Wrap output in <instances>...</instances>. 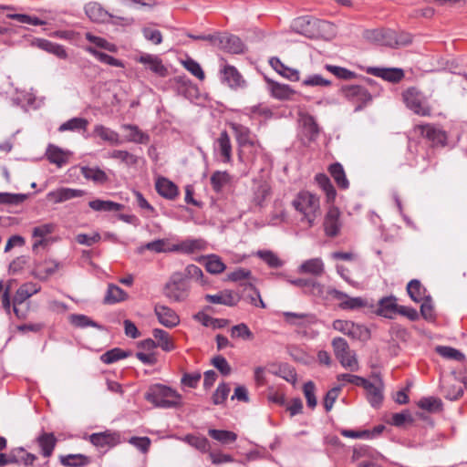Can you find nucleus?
Here are the masks:
<instances>
[{"instance_id": "20", "label": "nucleus", "mask_w": 467, "mask_h": 467, "mask_svg": "<svg viewBox=\"0 0 467 467\" xmlns=\"http://www.w3.org/2000/svg\"><path fill=\"white\" fill-rule=\"evenodd\" d=\"M32 45L47 53L55 55L58 58L66 59L67 57V53L63 46L47 39L37 38L33 41Z\"/></svg>"}, {"instance_id": "58", "label": "nucleus", "mask_w": 467, "mask_h": 467, "mask_svg": "<svg viewBox=\"0 0 467 467\" xmlns=\"http://www.w3.org/2000/svg\"><path fill=\"white\" fill-rule=\"evenodd\" d=\"M183 275L184 280L186 278H190L199 282L202 285H205L207 284L206 280L204 279V275L202 269L195 265H189L185 268V275Z\"/></svg>"}, {"instance_id": "14", "label": "nucleus", "mask_w": 467, "mask_h": 467, "mask_svg": "<svg viewBox=\"0 0 467 467\" xmlns=\"http://www.w3.org/2000/svg\"><path fill=\"white\" fill-rule=\"evenodd\" d=\"M216 47L233 54H240L244 50L242 40L234 35H218Z\"/></svg>"}, {"instance_id": "30", "label": "nucleus", "mask_w": 467, "mask_h": 467, "mask_svg": "<svg viewBox=\"0 0 467 467\" xmlns=\"http://www.w3.org/2000/svg\"><path fill=\"white\" fill-rule=\"evenodd\" d=\"M270 65L276 72L291 81H298L300 79V73L297 69L285 66L277 57H272Z\"/></svg>"}, {"instance_id": "21", "label": "nucleus", "mask_w": 467, "mask_h": 467, "mask_svg": "<svg viewBox=\"0 0 467 467\" xmlns=\"http://www.w3.org/2000/svg\"><path fill=\"white\" fill-rule=\"evenodd\" d=\"M121 129L128 131L125 135V140L138 144H147L150 141L149 134L143 132L138 126L132 124H123Z\"/></svg>"}, {"instance_id": "9", "label": "nucleus", "mask_w": 467, "mask_h": 467, "mask_svg": "<svg viewBox=\"0 0 467 467\" xmlns=\"http://www.w3.org/2000/svg\"><path fill=\"white\" fill-rule=\"evenodd\" d=\"M332 327L335 330L339 331L353 339L365 341L370 337L369 330L365 326L349 320L337 319L333 322Z\"/></svg>"}, {"instance_id": "6", "label": "nucleus", "mask_w": 467, "mask_h": 467, "mask_svg": "<svg viewBox=\"0 0 467 467\" xmlns=\"http://www.w3.org/2000/svg\"><path fill=\"white\" fill-rule=\"evenodd\" d=\"M331 344L334 354L343 368L350 371H358L359 369L357 355L354 351L350 350L345 338L335 337Z\"/></svg>"}, {"instance_id": "22", "label": "nucleus", "mask_w": 467, "mask_h": 467, "mask_svg": "<svg viewBox=\"0 0 467 467\" xmlns=\"http://www.w3.org/2000/svg\"><path fill=\"white\" fill-rule=\"evenodd\" d=\"M89 441L97 447L114 446L119 442V435L110 431L98 432L91 434Z\"/></svg>"}, {"instance_id": "33", "label": "nucleus", "mask_w": 467, "mask_h": 467, "mask_svg": "<svg viewBox=\"0 0 467 467\" xmlns=\"http://www.w3.org/2000/svg\"><path fill=\"white\" fill-rule=\"evenodd\" d=\"M80 170L85 179L96 183L103 184L109 181L107 173L99 167L83 166Z\"/></svg>"}, {"instance_id": "56", "label": "nucleus", "mask_w": 467, "mask_h": 467, "mask_svg": "<svg viewBox=\"0 0 467 467\" xmlns=\"http://www.w3.org/2000/svg\"><path fill=\"white\" fill-rule=\"evenodd\" d=\"M270 187L266 182H259L254 191V198L253 202L258 205L261 206L263 202H265L266 196L269 194Z\"/></svg>"}, {"instance_id": "18", "label": "nucleus", "mask_w": 467, "mask_h": 467, "mask_svg": "<svg viewBox=\"0 0 467 467\" xmlns=\"http://www.w3.org/2000/svg\"><path fill=\"white\" fill-rule=\"evenodd\" d=\"M137 61L145 65L147 68L160 77H165L168 74V69L157 56L143 54L137 58Z\"/></svg>"}, {"instance_id": "35", "label": "nucleus", "mask_w": 467, "mask_h": 467, "mask_svg": "<svg viewBox=\"0 0 467 467\" xmlns=\"http://www.w3.org/2000/svg\"><path fill=\"white\" fill-rule=\"evenodd\" d=\"M223 80L231 88H237L244 82L241 74L233 66H225L222 70Z\"/></svg>"}, {"instance_id": "51", "label": "nucleus", "mask_w": 467, "mask_h": 467, "mask_svg": "<svg viewBox=\"0 0 467 467\" xmlns=\"http://www.w3.org/2000/svg\"><path fill=\"white\" fill-rule=\"evenodd\" d=\"M88 121L83 118H73L64 122L58 128L59 131L86 130Z\"/></svg>"}, {"instance_id": "32", "label": "nucleus", "mask_w": 467, "mask_h": 467, "mask_svg": "<svg viewBox=\"0 0 467 467\" xmlns=\"http://www.w3.org/2000/svg\"><path fill=\"white\" fill-rule=\"evenodd\" d=\"M407 292L411 300H413L416 303H420L423 299L428 298V296H430L429 295H427L426 288L417 279H413L408 283Z\"/></svg>"}, {"instance_id": "38", "label": "nucleus", "mask_w": 467, "mask_h": 467, "mask_svg": "<svg viewBox=\"0 0 467 467\" xmlns=\"http://www.w3.org/2000/svg\"><path fill=\"white\" fill-rule=\"evenodd\" d=\"M329 172L335 180L337 186L341 189H348L349 186L348 180L347 179L343 166L336 162L329 167Z\"/></svg>"}, {"instance_id": "53", "label": "nucleus", "mask_w": 467, "mask_h": 467, "mask_svg": "<svg viewBox=\"0 0 467 467\" xmlns=\"http://www.w3.org/2000/svg\"><path fill=\"white\" fill-rule=\"evenodd\" d=\"M70 323L77 327H93L97 328H101V327L93 321L91 318L85 315L73 314L69 317Z\"/></svg>"}, {"instance_id": "61", "label": "nucleus", "mask_w": 467, "mask_h": 467, "mask_svg": "<svg viewBox=\"0 0 467 467\" xmlns=\"http://www.w3.org/2000/svg\"><path fill=\"white\" fill-rule=\"evenodd\" d=\"M325 68L340 79L349 80L356 77V73L338 66L326 65Z\"/></svg>"}, {"instance_id": "39", "label": "nucleus", "mask_w": 467, "mask_h": 467, "mask_svg": "<svg viewBox=\"0 0 467 467\" xmlns=\"http://www.w3.org/2000/svg\"><path fill=\"white\" fill-rule=\"evenodd\" d=\"M88 206L94 210L99 212H118L123 208V205L118 202H114L112 201H103V200H93L88 202Z\"/></svg>"}, {"instance_id": "10", "label": "nucleus", "mask_w": 467, "mask_h": 467, "mask_svg": "<svg viewBox=\"0 0 467 467\" xmlns=\"http://www.w3.org/2000/svg\"><path fill=\"white\" fill-rule=\"evenodd\" d=\"M327 292L333 298L340 301L338 306L343 310H354L366 306V302L361 297H350L336 288H328Z\"/></svg>"}, {"instance_id": "62", "label": "nucleus", "mask_w": 467, "mask_h": 467, "mask_svg": "<svg viewBox=\"0 0 467 467\" xmlns=\"http://www.w3.org/2000/svg\"><path fill=\"white\" fill-rule=\"evenodd\" d=\"M231 337L237 338L240 337L244 340H250L254 337V335L246 324L240 323L238 325L234 326L231 328Z\"/></svg>"}, {"instance_id": "45", "label": "nucleus", "mask_w": 467, "mask_h": 467, "mask_svg": "<svg viewBox=\"0 0 467 467\" xmlns=\"http://www.w3.org/2000/svg\"><path fill=\"white\" fill-rule=\"evenodd\" d=\"M86 50L88 53H90L91 55H93L96 58H98L102 63H105V64L112 66V67H124V64L122 63V61H120L106 53L100 52L92 47H88L86 48Z\"/></svg>"}, {"instance_id": "55", "label": "nucleus", "mask_w": 467, "mask_h": 467, "mask_svg": "<svg viewBox=\"0 0 467 467\" xmlns=\"http://www.w3.org/2000/svg\"><path fill=\"white\" fill-rule=\"evenodd\" d=\"M301 85L304 87H328L331 85V81L319 74H313L304 78Z\"/></svg>"}, {"instance_id": "37", "label": "nucleus", "mask_w": 467, "mask_h": 467, "mask_svg": "<svg viewBox=\"0 0 467 467\" xmlns=\"http://www.w3.org/2000/svg\"><path fill=\"white\" fill-rule=\"evenodd\" d=\"M362 387L367 391V397H368V402L373 407H376L381 403L383 395H382L381 388L379 386H376L373 383H371L366 379V383L363 384Z\"/></svg>"}, {"instance_id": "49", "label": "nucleus", "mask_w": 467, "mask_h": 467, "mask_svg": "<svg viewBox=\"0 0 467 467\" xmlns=\"http://www.w3.org/2000/svg\"><path fill=\"white\" fill-rule=\"evenodd\" d=\"M256 255L271 268H279L284 265V262L272 251L259 250Z\"/></svg>"}, {"instance_id": "15", "label": "nucleus", "mask_w": 467, "mask_h": 467, "mask_svg": "<svg viewBox=\"0 0 467 467\" xmlns=\"http://www.w3.org/2000/svg\"><path fill=\"white\" fill-rule=\"evenodd\" d=\"M297 273L320 277L325 273V264L320 257L307 259L297 267Z\"/></svg>"}, {"instance_id": "2", "label": "nucleus", "mask_w": 467, "mask_h": 467, "mask_svg": "<svg viewBox=\"0 0 467 467\" xmlns=\"http://www.w3.org/2000/svg\"><path fill=\"white\" fill-rule=\"evenodd\" d=\"M144 398L155 407L169 409L181 404L182 396L171 388L162 385H151L144 395Z\"/></svg>"}, {"instance_id": "60", "label": "nucleus", "mask_w": 467, "mask_h": 467, "mask_svg": "<svg viewBox=\"0 0 467 467\" xmlns=\"http://www.w3.org/2000/svg\"><path fill=\"white\" fill-rule=\"evenodd\" d=\"M183 441L200 451H206L209 449V441L204 437L187 435L184 437Z\"/></svg>"}, {"instance_id": "52", "label": "nucleus", "mask_w": 467, "mask_h": 467, "mask_svg": "<svg viewBox=\"0 0 467 467\" xmlns=\"http://www.w3.org/2000/svg\"><path fill=\"white\" fill-rule=\"evenodd\" d=\"M109 157L119 160L127 166H133L138 162V157L127 150H115L110 152Z\"/></svg>"}, {"instance_id": "31", "label": "nucleus", "mask_w": 467, "mask_h": 467, "mask_svg": "<svg viewBox=\"0 0 467 467\" xmlns=\"http://www.w3.org/2000/svg\"><path fill=\"white\" fill-rule=\"evenodd\" d=\"M152 336L155 338L157 347L161 348L163 351L170 352L175 348V345L170 334L161 328H154Z\"/></svg>"}, {"instance_id": "5", "label": "nucleus", "mask_w": 467, "mask_h": 467, "mask_svg": "<svg viewBox=\"0 0 467 467\" xmlns=\"http://www.w3.org/2000/svg\"><path fill=\"white\" fill-rule=\"evenodd\" d=\"M190 286L184 280L182 273L176 272L171 275L166 283L163 294L171 302H183L189 296Z\"/></svg>"}, {"instance_id": "36", "label": "nucleus", "mask_w": 467, "mask_h": 467, "mask_svg": "<svg viewBox=\"0 0 467 467\" xmlns=\"http://www.w3.org/2000/svg\"><path fill=\"white\" fill-rule=\"evenodd\" d=\"M267 82L270 85L271 94L275 99H289L295 94V91L288 85L280 84L270 79H267Z\"/></svg>"}, {"instance_id": "27", "label": "nucleus", "mask_w": 467, "mask_h": 467, "mask_svg": "<svg viewBox=\"0 0 467 467\" xmlns=\"http://www.w3.org/2000/svg\"><path fill=\"white\" fill-rule=\"evenodd\" d=\"M369 73L374 76L380 77L384 80H388L389 82H399L404 77L403 70L400 68H379L374 67L368 70Z\"/></svg>"}, {"instance_id": "8", "label": "nucleus", "mask_w": 467, "mask_h": 467, "mask_svg": "<svg viewBox=\"0 0 467 467\" xmlns=\"http://www.w3.org/2000/svg\"><path fill=\"white\" fill-rule=\"evenodd\" d=\"M341 93L348 101L356 104L355 111L361 110L372 100V96L368 89L359 85L343 86Z\"/></svg>"}, {"instance_id": "29", "label": "nucleus", "mask_w": 467, "mask_h": 467, "mask_svg": "<svg viewBox=\"0 0 467 467\" xmlns=\"http://www.w3.org/2000/svg\"><path fill=\"white\" fill-rule=\"evenodd\" d=\"M85 12L94 22H105L111 16L99 3L91 2L86 5Z\"/></svg>"}, {"instance_id": "17", "label": "nucleus", "mask_w": 467, "mask_h": 467, "mask_svg": "<svg viewBox=\"0 0 467 467\" xmlns=\"http://www.w3.org/2000/svg\"><path fill=\"white\" fill-rule=\"evenodd\" d=\"M40 286L34 283H26L22 285L16 291V296L13 299V311L19 317V311L17 305L24 303L31 296L39 292Z\"/></svg>"}, {"instance_id": "19", "label": "nucleus", "mask_w": 467, "mask_h": 467, "mask_svg": "<svg viewBox=\"0 0 467 467\" xmlns=\"http://www.w3.org/2000/svg\"><path fill=\"white\" fill-rule=\"evenodd\" d=\"M85 191L71 188H59L47 193V198L52 200L55 203H60L74 198L82 197Z\"/></svg>"}, {"instance_id": "41", "label": "nucleus", "mask_w": 467, "mask_h": 467, "mask_svg": "<svg viewBox=\"0 0 467 467\" xmlns=\"http://www.w3.org/2000/svg\"><path fill=\"white\" fill-rule=\"evenodd\" d=\"M205 300L213 304H220L233 306L236 304V299L229 291H223L216 295H206Z\"/></svg>"}, {"instance_id": "47", "label": "nucleus", "mask_w": 467, "mask_h": 467, "mask_svg": "<svg viewBox=\"0 0 467 467\" xmlns=\"http://www.w3.org/2000/svg\"><path fill=\"white\" fill-rule=\"evenodd\" d=\"M211 184L216 192H220L222 189L229 183L231 177L227 171H214L211 176Z\"/></svg>"}, {"instance_id": "11", "label": "nucleus", "mask_w": 467, "mask_h": 467, "mask_svg": "<svg viewBox=\"0 0 467 467\" xmlns=\"http://www.w3.org/2000/svg\"><path fill=\"white\" fill-rule=\"evenodd\" d=\"M287 282L296 287L304 288V293L317 296L322 297L325 293V286L313 278H296V279H287Z\"/></svg>"}, {"instance_id": "7", "label": "nucleus", "mask_w": 467, "mask_h": 467, "mask_svg": "<svg viewBox=\"0 0 467 467\" xmlns=\"http://www.w3.org/2000/svg\"><path fill=\"white\" fill-rule=\"evenodd\" d=\"M403 101L408 109L415 114L428 116L431 108L427 98L416 88H409L402 93Z\"/></svg>"}, {"instance_id": "46", "label": "nucleus", "mask_w": 467, "mask_h": 467, "mask_svg": "<svg viewBox=\"0 0 467 467\" xmlns=\"http://www.w3.org/2000/svg\"><path fill=\"white\" fill-rule=\"evenodd\" d=\"M177 245V251H182L187 254L195 251H202L206 247V243L202 239L186 240Z\"/></svg>"}, {"instance_id": "3", "label": "nucleus", "mask_w": 467, "mask_h": 467, "mask_svg": "<svg viewBox=\"0 0 467 467\" xmlns=\"http://www.w3.org/2000/svg\"><path fill=\"white\" fill-rule=\"evenodd\" d=\"M292 204L303 215L301 221H306L308 226L312 227L316 219L320 215L319 198L309 192H300L293 200Z\"/></svg>"}, {"instance_id": "63", "label": "nucleus", "mask_w": 467, "mask_h": 467, "mask_svg": "<svg viewBox=\"0 0 467 467\" xmlns=\"http://www.w3.org/2000/svg\"><path fill=\"white\" fill-rule=\"evenodd\" d=\"M230 391H231V388H230L229 384L221 383L217 387L214 393L213 394V397H212L213 402L215 405L223 404L226 400Z\"/></svg>"}, {"instance_id": "59", "label": "nucleus", "mask_w": 467, "mask_h": 467, "mask_svg": "<svg viewBox=\"0 0 467 467\" xmlns=\"http://www.w3.org/2000/svg\"><path fill=\"white\" fill-rule=\"evenodd\" d=\"M27 199L26 194L0 192V203L17 205L24 202Z\"/></svg>"}, {"instance_id": "16", "label": "nucleus", "mask_w": 467, "mask_h": 467, "mask_svg": "<svg viewBox=\"0 0 467 467\" xmlns=\"http://www.w3.org/2000/svg\"><path fill=\"white\" fill-rule=\"evenodd\" d=\"M399 304L394 296H384L378 302L376 313L386 318H394L398 315Z\"/></svg>"}, {"instance_id": "64", "label": "nucleus", "mask_w": 467, "mask_h": 467, "mask_svg": "<svg viewBox=\"0 0 467 467\" xmlns=\"http://www.w3.org/2000/svg\"><path fill=\"white\" fill-rule=\"evenodd\" d=\"M211 364L217 368L223 376H228L232 372V368L226 358L221 355L214 356L211 359Z\"/></svg>"}, {"instance_id": "40", "label": "nucleus", "mask_w": 467, "mask_h": 467, "mask_svg": "<svg viewBox=\"0 0 467 467\" xmlns=\"http://www.w3.org/2000/svg\"><path fill=\"white\" fill-rule=\"evenodd\" d=\"M128 297L127 293L116 285L110 284L108 286L107 294L104 297L106 304H115L125 300Z\"/></svg>"}, {"instance_id": "48", "label": "nucleus", "mask_w": 467, "mask_h": 467, "mask_svg": "<svg viewBox=\"0 0 467 467\" xmlns=\"http://www.w3.org/2000/svg\"><path fill=\"white\" fill-rule=\"evenodd\" d=\"M205 268L209 273L217 275L223 273L226 266L218 255L210 254L206 257Z\"/></svg>"}, {"instance_id": "4", "label": "nucleus", "mask_w": 467, "mask_h": 467, "mask_svg": "<svg viewBox=\"0 0 467 467\" xmlns=\"http://www.w3.org/2000/svg\"><path fill=\"white\" fill-rule=\"evenodd\" d=\"M331 28L330 23L311 16L297 17L292 23V29L295 32L309 38L324 36Z\"/></svg>"}, {"instance_id": "42", "label": "nucleus", "mask_w": 467, "mask_h": 467, "mask_svg": "<svg viewBox=\"0 0 467 467\" xmlns=\"http://www.w3.org/2000/svg\"><path fill=\"white\" fill-rule=\"evenodd\" d=\"M47 156L51 163H55L58 167H61L67 161V153L54 145L48 146L47 150Z\"/></svg>"}, {"instance_id": "25", "label": "nucleus", "mask_w": 467, "mask_h": 467, "mask_svg": "<svg viewBox=\"0 0 467 467\" xmlns=\"http://www.w3.org/2000/svg\"><path fill=\"white\" fill-rule=\"evenodd\" d=\"M36 441L41 448V453L44 457H50L57 444V438L52 432L41 433Z\"/></svg>"}, {"instance_id": "44", "label": "nucleus", "mask_w": 467, "mask_h": 467, "mask_svg": "<svg viewBox=\"0 0 467 467\" xmlns=\"http://www.w3.org/2000/svg\"><path fill=\"white\" fill-rule=\"evenodd\" d=\"M316 181L319 187L326 192L328 202H334L336 198V190L332 185L329 178L323 173L317 174Z\"/></svg>"}, {"instance_id": "54", "label": "nucleus", "mask_w": 467, "mask_h": 467, "mask_svg": "<svg viewBox=\"0 0 467 467\" xmlns=\"http://www.w3.org/2000/svg\"><path fill=\"white\" fill-rule=\"evenodd\" d=\"M231 128L234 130L236 140L240 145H245L251 142L250 130L248 128L238 123H232Z\"/></svg>"}, {"instance_id": "1", "label": "nucleus", "mask_w": 467, "mask_h": 467, "mask_svg": "<svg viewBox=\"0 0 467 467\" xmlns=\"http://www.w3.org/2000/svg\"><path fill=\"white\" fill-rule=\"evenodd\" d=\"M364 37L377 45L399 48L411 43V36L405 32L397 33L389 28L366 30Z\"/></svg>"}, {"instance_id": "43", "label": "nucleus", "mask_w": 467, "mask_h": 467, "mask_svg": "<svg viewBox=\"0 0 467 467\" xmlns=\"http://www.w3.org/2000/svg\"><path fill=\"white\" fill-rule=\"evenodd\" d=\"M60 462L67 467H82L88 465L90 461L83 454H68L60 456Z\"/></svg>"}, {"instance_id": "34", "label": "nucleus", "mask_w": 467, "mask_h": 467, "mask_svg": "<svg viewBox=\"0 0 467 467\" xmlns=\"http://www.w3.org/2000/svg\"><path fill=\"white\" fill-rule=\"evenodd\" d=\"M218 150L221 156L223 158V162H230L232 160V145L228 133L224 130L220 133L217 139Z\"/></svg>"}, {"instance_id": "23", "label": "nucleus", "mask_w": 467, "mask_h": 467, "mask_svg": "<svg viewBox=\"0 0 467 467\" xmlns=\"http://www.w3.org/2000/svg\"><path fill=\"white\" fill-rule=\"evenodd\" d=\"M58 263L52 260H46L42 263H37L34 267L33 275L40 280H45L49 275L56 273L58 269Z\"/></svg>"}, {"instance_id": "12", "label": "nucleus", "mask_w": 467, "mask_h": 467, "mask_svg": "<svg viewBox=\"0 0 467 467\" xmlns=\"http://www.w3.org/2000/svg\"><path fill=\"white\" fill-rule=\"evenodd\" d=\"M154 313L158 321L165 327L172 328L180 324V317L173 309L167 306L156 304Z\"/></svg>"}, {"instance_id": "50", "label": "nucleus", "mask_w": 467, "mask_h": 467, "mask_svg": "<svg viewBox=\"0 0 467 467\" xmlns=\"http://www.w3.org/2000/svg\"><path fill=\"white\" fill-rule=\"evenodd\" d=\"M208 434L213 439H214L223 444L234 442L237 439V435L234 432L230 431H224V430L210 429L208 431Z\"/></svg>"}, {"instance_id": "57", "label": "nucleus", "mask_w": 467, "mask_h": 467, "mask_svg": "<svg viewBox=\"0 0 467 467\" xmlns=\"http://www.w3.org/2000/svg\"><path fill=\"white\" fill-rule=\"evenodd\" d=\"M128 356V353L121 350L120 348H116L103 353L100 356V360L105 364H111Z\"/></svg>"}, {"instance_id": "13", "label": "nucleus", "mask_w": 467, "mask_h": 467, "mask_svg": "<svg viewBox=\"0 0 467 467\" xmlns=\"http://www.w3.org/2000/svg\"><path fill=\"white\" fill-rule=\"evenodd\" d=\"M340 212L335 206H330L324 219V230L327 236H337L341 229Z\"/></svg>"}, {"instance_id": "24", "label": "nucleus", "mask_w": 467, "mask_h": 467, "mask_svg": "<svg viewBox=\"0 0 467 467\" xmlns=\"http://www.w3.org/2000/svg\"><path fill=\"white\" fill-rule=\"evenodd\" d=\"M155 187L158 193L166 199L173 200L179 193L178 187L166 178H159Z\"/></svg>"}, {"instance_id": "26", "label": "nucleus", "mask_w": 467, "mask_h": 467, "mask_svg": "<svg viewBox=\"0 0 467 467\" xmlns=\"http://www.w3.org/2000/svg\"><path fill=\"white\" fill-rule=\"evenodd\" d=\"M94 134L111 145H120L122 143L119 134L117 131L101 124H98L94 127Z\"/></svg>"}, {"instance_id": "28", "label": "nucleus", "mask_w": 467, "mask_h": 467, "mask_svg": "<svg viewBox=\"0 0 467 467\" xmlns=\"http://www.w3.org/2000/svg\"><path fill=\"white\" fill-rule=\"evenodd\" d=\"M145 249L154 253H168L177 251V245L171 244L167 239H158L140 247L139 252L142 253Z\"/></svg>"}]
</instances>
